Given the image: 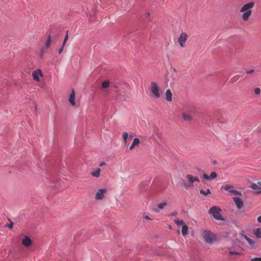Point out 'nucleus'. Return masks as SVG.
Wrapping results in <instances>:
<instances>
[{"mask_svg":"<svg viewBox=\"0 0 261 261\" xmlns=\"http://www.w3.org/2000/svg\"><path fill=\"white\" fill-rule=\"evenodd\" d=\"M110 82L108 81H104L102 83V88H107L109 86Z\"/></svg>","mask_w":261,"mask_h":261,"instance_id":"obj_28","label":"nucleus"},{"mask_svg":"<svg viewBox=\"0 0 261 261\" xmlns=\"http://www.w3.org/2000/svg\"><path fill=\"white\" fill-rule=\"evenodd\" d=\"M251 261H261V257H254L251 259Z\"/></svg>","mask_w":261,"mask_h":261,"instance_id":"obj_33","label":"nucleus"},{"mask_svg":"<svg viewBox=\"0 0 261 261\" xmlns=\"http://www.w3.org/2000/svg\"><path fill=\"white\" fill-rule=\"evenodd\" d=\"M75 93L74 89L71 90V92L70 94L69 98V102L72 106H75L76 103L75 101Z\"/></svg>","mask_w":261,"mask_h":261,"instance_id":"obj_12","label":"nucleus"},{"mask_svg":"<svg viewBox=\"0 0 261 261\" xmlns=\"http://www.w3.org/2000/svg\"><path fill=\"white\" fill-rule=\"evenodd\" d=\"M149 16H150V13L148 12V13H147V17H148Z\"/></svg>","mask_w":261,"mask_h":261,"instance_id":"obj_42","label":"nucleus"},{"mask_svg":"<svg viewBox=\"0 0 261 261\" xmlns=\"http://www.w3.org/2000/svg\"><path fill=\"white\" fill-rule=\"evenodd\" d=\"M101 170L100 168L97 169L95 171L91 173V174L95 177H98L100 176Z\"/></svg>","mask_w":261,"mask_h":261,"instance_id":"obj_22","label":"nucleus"},{"mask_svg":"<svg viewBox=\"0 0 261 261\" xmlns=\"http://www.w3.org/2000/svg\"><path fill=\"white\" fill-rule=\"evenodd\" d=\"M250 187L254 190H258L255 192L256 194H261V182H258L257 184L252 183Z\"/></svg>","mask_w":261,"mask_h":261,"instance_id":"obj_9","label":"nucleus"},{"mask_svg":"<svg viewBox=\"0 0 261 261\" xmlns=\"http://www.w3.org/2000/svg\"><path fill=\"white\" fill-rule=\"evenodd\" d=\"M68 39V34L67 33V34H66V36L65 37V38H64V39L63 42V44H62V45H63V46H65V44H66V42L67 41Z\"/></svg>","mask_w":261,"mask_h":261,"instance_id":"obj_30","label":"nucleus"},{"mask_svg":"<svg viewBox=\"0 0 261 261\" xmlns=\"http://www.w3.org/2000/svg\"><path fill=\"white\" fill-rule=\"evenodd\" d=\"M261 90L259 88H255L254 89V93L256 95H259L260 94Z\"/></svg>","mask_w":261,"mask_h":261,"instance_id":"obj_29","label":"nucleus"},{"mask_svg":"<svg viewBox=\"0 0 261 261\" xmlns=\"http://www.w3.org/2000/svg\"><path fill=\"white\" fill-rule=\"evenodd\" d=\"M174 223L178 226H183L184 224V221L182 220L175 219L174 220Z\"/></svg>","mask_w":261,"mask_h":261,"instance_id":"obj_25","label":"nucleus"},{"mask_svg":"<svg viewBox=\"0 0 261 261\" xmlns=\"http://www.w3.org/2000/svg\"><path fill=\"white\" fill-rule=\"evenodd\" d=\"M107 192V190L105 188L98 189L95 193L94 197L95 199L96 200L103 199Z\"/></svg>","mask_w":261,"mask_h":261,"instance_id":"obj_6","label":"nucleus"},{"mask_svg":"<svg viewBox=\"0 0 261 261\" xmlns=\"http://www.w3.org/2000/svg\"><path fill=\"white\" fill-rule=\"evenodd\" d=\"M199 192L200 194H203L205 196L207 194H211V191L209 189H207L206 191H204L203 190H200Z\"/></svg>","mask_w":261,"mask_h":261,"instance_id":"obj_27","label":"nucleus"},{"mask_svg":"<svg viewBox=\"0 0 261 261\" xmlns=\"http://www.w3.org/2000/svg\"><path fill=\"white\" fill-rule=\"evenodd\" d=\"M233 200L238 209H241L243 207L244 203L240 198L238 197H234L233 198Z\"/></svg>","mask_w":261,"mask_h":261,"instance_id":"obj_10","label":"nucleus"},{"mask_svg":"<svg viewBox=\"0 0 261 261\" xmlns=\"http://www.w3.org/2000/svg\"><path fill=\"white\" fill-rule=\"evenodd\" d=\"M166 99L167 101L170 102L172 99V93L170 89L166 90L165 93Z\"/></svg>","mask_w":261,"mask_h":261,"instance_id":"obj_17","label":"nucleus"},{"mask_svg":"<svg viewBox=\"0 0 261 261\" xmlns=\"http://www.w3.org/2000/svg\"><path fill=\"white\" fill-rule=\"evenodd\" d=\"M52 39V36L51 35H48L45 41L44 45L46 48H48L50 47L51 45Z\"/></svg>","mask_w":261,"mask_h":261,"instance_id":"obj_19","label":"nucleus"},{"mask_svg":"<svg viewBox=\"0 0 261 261\" xmlns=\"http://www.w3.org/2000/svg\"><path fill=\"white\" fill-rule=\"evenodd\" d=\"M202 236L206 243L210 244L216 240V236L208 230L202 231Z\"/></svg>","mask_w":261,"mask_h":261,"instance_id":"obj_2","label":"nucleus"},{"mask_svg":"<svg viewBox=\"0 0 261 261\" xmlns=\"http://www.w3.org/2000/svg\"><path fill=\"white\" fill-rule=\"evenodd\" d=\"M176 212H174V213H172L171 214H170V216H174L175 215H176Z\"/></svg>","mask_w":261,"mask_h":261,"instance_id":"obj_40","label":"nucleus"},{"mask_svg":"<svg viewBox=\"0 0 261 261\" xmlns=\"http://www.w3.org/2000/svg\"><path fill=\"white\" fill-rule=\"evenodd\" d=\"M129 138H132V136L130 135V136H129Z\"/></svg>","mask_w":261,"mask_h":261,"instance_id":"obj_43","label":"nucleus"},{"mask_svg":"<svg viewBox=\"0 0 261 261\" xmlns=\"http://www.w3.org/2000/svg\"><path fill=\"white\" fill-rule=\"evenodd\" d=\"M64 46H63L62 45V47H61V48H60V49L58 50V54H61L62 53V51H63V49H64Z\"/></svg>","mask_w":261,"mask_h":261,"instance_id":"obj_34","label":"nucleus"},{"mask_svg":"<svg viewBox=\"0 0 261 261\" xmlns=\"http://www.w3.org/2000/svg\"><path fill=\"white\" fill-rule=\"evenodd\" d=\"M247 242L249 243V244L252 246L254 244V241L250 239H247Z\"/></svg>","mask_w":261,"mask_h":261,"instance_id":"obj_32","label":"nucleus"},{"mask_svg":"<svg viewBox=\"0 0 261 261\" xmlns=\"http://www.w3.org/2000/svg\"><path fill=\"white\" fill-rule=\"evenodd\" d=\"M244 238L247 241L248 239H249L247 236H244Z\"/></svg>","mask_w":261,"mask_h":261,"instance_id":"obj_41","label":"nucleus"},{"mask_svg":"<svg viewBox=\"0 0 261 261\" xmlns=\"http://www.w3.org/2000/svg\"><path fill=\"white\" fill-rule=\"evenodd\" d=\"M33 79L34 81L37 82L40 81V78L42 77V73L40 69H37L32 72Z\"/></svg>","mask_w":261,"mask_h":261,"instance_id":"obj_8","label":"nucleus"},{"mask_svg":"<svg viewBox=\"0 0 261 261\" xmlns=\"http://www.w3.org/2000/svg\"><path fill=\"white\" fill-rule=\"evenodd\" d=\"M221 210L218 206H213L209 210V213L217 220H224L220 214Z\"/></svg>","mask_w":261,"mask_h":261,"instance_id":"obj_1","label":"nucleus"},{"mask_svg":"<svg viewBox=\"0 0 261 261\" xmlns=\"http://www.w3.org/2000/svg\"><path fill=\"white\" fill-rule=\"evenodd\" d=\"M253 72H254V70L253 69H250V70H247L246 71V73L247 74H251V73H253Z\"/></svg>","mask_w":261,"mask_h":261,"instance_id":"obj_36","label":"nucleus"},{"mask_svg":"<svg viewBox=\"0 0 261 261\" xmlns=\"http://www.w3.org/2000/svg\"><path fill=\"white\" fill-rule=\"evenodd\" d=\"M13 223L11 221L10 224L8 225V227L9 228L12 229L13 228Z\"/></svg>","mask_w":261,"mask_h":261,"instance_id":"obj_37","label":"nucleus"},{"mask_svg":"<svg viewBox=\"0 0 261 261\" xmlns=\"http://www.w3.org/2000/svg\"><path fill=\"white\" fill-rule=\"evenodd\" d=\"M188 227L186 225H183L181 229V233L183 236H186L188 234Z\"/></svg>","mask_w":261,"mask_h":261,"instance_id":"obj_21","label":"nucleus"},{"mask_svg":"<svg viewBox=\"0 0 261 261\" xmlns=\"http://www.w3.org/2000/svg\"><path fill=\"white\" fill-rule=\"evenodd\" d=\"M229 194L231 195L241 196V195H242V193L239 191L233 189L232 190H231V191H230V193Z\"/></svg>","mask_w":261,"mask_h":261,"instance_id":"obj_24","label":"nucleus"},{"mask_svg":"<svg viewBox=\"0 0 261 261\" xmlns=\"http://www.w3.org/2000/svg\"><path fill=\"white\" fill-rule=\"evenodd\" d=\"M106 164V163L105 162H102V163H100L99 164V167H102L103 165H105Z\"/></svg>","mask_w":261,"mask_h":261,"instance_id":"obj_39","label":"nucleus"},{"mask_svg":"<svg viewBox=\"0 0 261 261\" xmlns=\"http://www.w3.org/2000/svg\"><path fill=\"white\" fill-rule=\"evenodd\" d=\"M128 137V135L127 133L124 132L122 134V138H123V140L124 141L125 144H126L127 143V140Z\"/></svg>","mask_w":261,"mask_h":261,"instance_id":"obj_26","label":"nucleus"},{"mask_svg":"<svg viewBox=\"0 0 261 261\" xmlns=\"http://www.w3.org/2000/svg\"><path fill=\"white\" fill-rule=\"evenodd\" d=\"M140 143V140L138 138H135L133 142V143L129 147V150H132L134 149V148L139 145Z\"/></svg>","mask_w":261,"mask_h":261,"instance_id":"obj_18","label":"nucleus"},{"mask_svg":"<svg viewBox=\"0 0 261 261\" xmlns=\"http://www.w3.org/2000/svg\"><path fill=\"white\" fill-rule=\"evenodd\" d=\"M203 178L206 180H212L217 177V174L215 172H212L208 176L205 173L202 174Z\"/></svg>","mask_w":261,"mask_h":261,"instance_id":"obj_11","label":"nucleus"},{"mask_svg":"<svg viewBox=\"0 0 261 261\" xmlns=\"http://www.w3.org/2000/svg\"><path fill=\"white\" fill-rule=\"evenodd\" d=\"M22 244L25 247H29L32 245V241L28 236H24L22 240Z\"/></svg>","mask_w":261,"mask_h":261,"instance_id":"obj_14","label":"nucleus"},{"mask_svg":"<svg viewBox=\"0 0 261 261\" xmlns=\"http://www.w3.org/2000/svg\"><path fill=\"white\" fill-rule=\"evenodd\" d=\"M223 188L225 191H227L228 193L229 194L230 191H231V190H232L233 189L234 187L231 184H226V185H224L223 187Z\"/></svg>","mask_w":261,"mask_h":261,"instance_id":"obj_20","label":"nucleus"},{"mask_svg":"<svg viewBox=\"0 0 261 261\" xmlns=\"http://www.w3.org/2000/svg\"><path fill=\"white\" fill-rule=\"evenodd\" d=\"M242 13L241 19L244 22H247L249 20L251 14L247 12H241Z\"/></svg>","mask_w":261,"mask_h":261,"instance_id":"obj_16","label":"nucleus"},{"mask_svg":"<svg viewBox=\"0 0 261 261\" xmlns=\"http://www.w3.org/2000/svg\"><path fill=\"white\" fill-rule=\"evenodd\" d=\"M143 219H145V220H150L151 219L150 218V217L147 216V215H145L143 217Z\"/></svg>","mask_w":261,"mask_h":261,"instance_id":"obj_35","label":"nucleus"},{"mask_svg":"<svg viewBox=\"0 0 261 261\" xmlns=\"http://www.w3.org/2000/svg\"><path fill=\"white\" fill-rule=\"evenodd\" d=\"M255 6V3L254 2H250L243 5L240 10V12H247L252 13V9Z\"/></svg>","mask_w":261,"mask_h":261,"instance_id":"obj_5","label":"nucleus"},{"mask_svg":"<svg viewBox=\"0 0 261 261\" xmlns=\"http://www.w3.org/2000/svg\"><path fill=\"white\" fill-rule=\"evenodd\" d=\"M188 38V35L184 32H182L179 35L178 38V42L181 47H184L185 46V43L187 40Z\"/></svg>","mask_w":261,"mask_h":261,"instance_id":"obj_7","label":"nucleus"},{"mask_svg":"<svg viewBox=\"0 0 261 261\" xmlns=\"http://www.w3.org/2000/svg\"><path fill=\"white\" fill-rule=\"evenodd\" d=\"M257 220L258 222L261 223V215L257 217Z\"/></svg>","mask_w":261,"mask_h":261,"instance_id":"obj_38","label":"nucleus"},{"mask_svg":"<svg viewBox=\"0 0 261 261\" xmlns=\"http://www.w3.org/2000/svg\"><path fill=\"white\" fill-rule=\"evenodd\" d=\"M186 177L188 181L187 182H182V186L186 188L192 187L195 181H199V179L197 177L194 176L191 174H187Z\"/></svg>","mask_w":261,"mask_h":261,"instance_id":"obj_3","label":"nucleus"},{"mask_svg":"<svg viewBox=\"0 0 261 261\" xmlns=\"http://www.w3.org/2000/svg\"><path fill=\"white\" fill-rule=\"evenodd\" d=\"M150 90L151 94L156 98L161 97V92L160 88L155 82H151L150 86Z\"/></svg>","mask_w":261,"mask_h":261,"instance_id":"obj_4","label":"nucleus"},{"mask_svg":"<svg viewBox=\"0 0 261 261\" xmlns=\"http://www.w3.org/2000/svg\"><path fill=\"white\" fill-rule=\"evenodd\" d=\"M229 254L231 255H240V253L238 252H237V251H230L229 252Z\"/></svg>","mask_w":261,"mask_h":261,"instance_id":"obj_31","label":"nucleus"},{"mask_svg":"<svg viewBox=\"0 0 261 261\" xmlns=\"http://www.w3.org/2000/svg\"><path fill=\"white\" fill-rule=\"evenodd\" d=\"M254 234L257 238H261V228H258L254 230Z\"/></svg>","mask_w":261,"mask_h":261,"instance_id":"obj_23","label":"nucleus"},{"mask_svg":"<svg viewBox=\"0 0 261 261\" xmlns=\"http://www.w3.org/2000/svg\"><path fill=\"white\" fill-rule=\"evenodd\" d=\"M182 118L186 121H190L192 119V112H184L181 113Z\"/></svg>","mask_w":261,"mask_h":261,"instance_id":"obj_13","label":"nucleus"},{"mask_svg":"<svg viewBox=\"0 0 261 261\" xmlns=\"http://www.w3.org/2000/svg\"><path fill=\"white\" fill-rule=\"evenodd\" d=\"M167 203L166 201L161 202L158 204L157 207L153 209L154 212L158 213L160 210L163 209L166 205Z\"/></svg>","mask_w":261,"mask_h":261,"instance_id":"obj_15","label":"nucleus"}]
</instances>
